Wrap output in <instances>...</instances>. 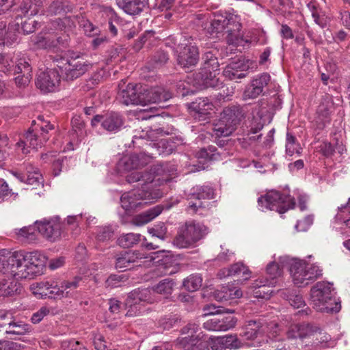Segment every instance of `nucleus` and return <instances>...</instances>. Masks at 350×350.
<instances>
[{
	"label": "nucleus",
	"instance_id": "obj_1",
	"mask_svg": "<svg viewBox=\"0 0 350 350\" xmlns=\"http://www.w3.org/2000/svg\"><path fill=\"white\" fill-rule=\"evenodd\" d=\"M46 260L38 251L3 252L0 254V272L17 280L31 279L43 273Z\"/></svg>",
	"mask_w": 350,
	"mask_h": 350
},
{
	"label": "nucleus",
	"instance_id": "obj_2",
	"mask_svg": "<svg viewBox=\"0 0 350 350\" xmlns=\"http://www.w3.org/2000/svg\"><path fill=\"white\" fill-rule=\"evenodd\" d=\"M81 281V277H75L72 280L49 278L32 284L30 288L33 294L39 298L61 299L74 297Z\"/></svg>",
	"mask_w": 350,
	"mask_h": 350
},
{
	"label": "nucleus",
	"instance_id": "obj_3",
	"mask_svg": "<svg viewBox=\"0 0 350 350\" xmlns=\"http://www.w3.org/2000/svg\"><path fill=\"white\" fill-rule=\"evenodd\" d=\"M62 223L59 216L55 215L49 218L36 220L33 225L16 230L18 239H26L30 241L36 239V232L46 239H57L62 236Z\"/></svg>",
	"mask_w": 350,
	"mask_h": 350
},
{
	"label": "nucleus",
	"instance_id": "obj_4",
	"mask_svg": "<svg viewBox=\"0 0 350 350\" xmlns=\"http://www.w3.org/2000/svg\"><path fill=\"white\" fill-rule=\"evenodd\" d=\"M280 326L277 322L270 321L265 317H258L245 322L241 327L240 336L249 340H254L264 336L273 340L280 335Z\"/></svg>",
	"mask_w": 350,
	"mask_h": 350
},
{
	"label": "nucleus",
	"instance_id": "obj_5",
	"mask_svg": "<svg viewBox=\"0 0 350 350\" xmlns=\"http://www.w3.org/2000/svg\"><path fill=\"white\" fill-rule=\"evenodd\" d=\"M32 124H36L34 128H30L24 135L23 138L16 143L23 154L29 152L28 148L37 149L41 147L49 139L48 135L49 131L55 129L53 124L46 120L42 116H39L37 122L33 120Z\"/></svg>",
	"mask_w": 350,
	"mask_h": 350
},
{
	"label": "nucleus",
	"instance_id": "obj_6",
	"mask_svg": "<svg viewBox=\"0 0 350 350\" xmlns=\"http://www.w3.org/2000/svg\"><path fill=\"white\" fill-rule=\"evenodd\" d=\"M241 27V24L237 20L236 16L230 14L223 15L217 13L215 14L208 31L211 35L215 34L217 38L219 37V34L225 32L227 33L226 38L228 44L237 45L240 43Z\"/></svg>",
	"mask_w": 350,
	"mask_h": 350
},
{
	"label": "nucleus",
	"instance_id": "obj_7",
	"mask_svg": "<svg viewBox=\"0 0 350 350\" xmlns=\"http://www.w3.org/2000/svg\"><path fill=\"white\" fill-rule=\"evenodd\" d=\"M289 272L295 284L305 286L323 276V269L315 264L300 259H293Z\"/></svg>",
	"mask_w": 350,
	"mask_h": 350
},
{
	"label": "nucleus",
	"instance_id": "obj_8",
	"mask_svg": "<svg viewBox=\"0 0 350 350\" xmlns=\"http://www.w3.org/2000/svg\"><path fill=\"white\" fill-rule=\"evenodd\" d=\"M202 59V67L194 75L196 84L204 88H219L222 83L216 77L219 67L217 58L211 51H208L204 54Z\"/></svg>",
	"mask_w": 350,
	"mask_h": 350
},
{
	"label": "nucleus",
	"instance_id": "obj_9",
	"mask_svg": "<svg viewBox=\"0 0 350 350\" xmlns=\"http://www.w3.org/2000/svg\"><path fill=\"white\" fill-rule=\"evenodd\" d=\"M243 118L239 106H231L224 109L220 118L213 124V132L217 137L229 136Z\"/></svg>",
	"mask_w": 350,
	"mask_h": 350
},
{
	"label": "nucleus",
	"instance_id": "obj_10",
	"mask_svg": "<svg viewBox=\"0 0 350 350\" xmlns=\"http://www.w3.org/2000/svg\"><path fill=\"white\" fill-rule=\"evenodd\" d=\"M258 204L262 211L271 210L282 214L288 209H293L295 201L290 196H284L279 191L273 190L258 198Z\"/></svg>",
	"mask_w": 350,
	"mask_h": 350
},
{
	"label": "nucleus",
	"instance_id": "obj_11",
	"mask_svg": "<svg viewBox=\"0 0 350 350\" xmlns=\"http://www.w3.org/2000/svg\"><path fill=\"white\" fill-rule=\"evenodd\" d=\"M159 198V193L154 189L147 187L134 189L122 195L120 202L122 207L126 211H133L141 207L144 204L150 202V200Z\"/></svg>",
	"mask_w": 350,
	"mask_h": 350
},
{
	"label": "nucleus",
	"instance_id": "obj_12",
	"mask_svg": "<svg viewBox=\"0 0 350 350\" xmlns=\"http://www.w3.org/2000/svg\"><path fill=\"white\" fill-rule=\"evenodd\" d=\"M283 267L278 262L273 261L267 264L266 267V275H260L253 281L251 288L254 289L256 297L267 298L269 297L271 293L269 291L262 292L260 288L274 286L277 283V279L282 274Z\"/></svg>",
	"mask_w": 350,
	"mask_h": 350
},
{
	"label": "nucleus",
	"instance_id": "obj_13",
	"mask_svg": "<svg viewBox=\"0 0 350 350\" xmlns=\"http://www.w3.org/2000/svg\"><path fill=\"white\" fill-rule=\"evenodd\" d=\"M67 81H73L82 76L89 69L90 64L79 55L62 57L55 60Z\"/></svg>",
	"mask_w": 350,
	"mask_h": 350
},
{
	"label": "nucleus",
	"instance_id": "obj_14",
	"mask_svg": "<svg viewBox=\"0 0 350 350\" xmlns=\"http://www.w3.org/2000/svg\"><path fill=\"white\" fill-rule=\"evenodd\" d=\"M234 312V310L227 309L225 314L222 312H219L217 310L215 312H209L206 313L205 315L212 314L211 317L206 320L203 323V327L208 331H227L233 328L237 322V318L229 314Z\"/></svg>",
	"mask_w": 350,
	"mask_h": 350
},
{
	"label": "nucleus",
	"instance_id": "obj_15",
	"mask_svg": "<svg viewBox=\"0 0 350 350\" xmlns=\"http://www.w3.org/2000/svg\"><path fill=\"white\" fill-rule=\"evenodd\" d=\"M177 63L183 68L196 66L199 60L198 49L192 45L185 36H182L176 49Z\"/></svg>",
	"mask_w": 350,
	"mask_h": 350
},
{
	"label": "nucleus",
	"instance_id": "obj_16",
	"mask_svg": "<svg viewBox=\"0 0 350 350\" xmlns=\"http://www.w3.org/2000/svg\"><path fill=\"white\" fill-rule=\"evenodd\" d=\"M187 198L189 202L187 210L195 214L201 209L207 208L208 204L202 202L201 200L213 198L214 190L208 185H196L191 189Z\"/></svg>",
	"mask_w": 350,
	"mask_h": 350
},
{
	"label": "nucleus",
	"instance_id": "obj_17",
	"mask_svg": "<svg viewBox=\"0 0 350 350\" xmlns=\"http://www.w3.org/2000/svg\"><path fill=\"white\" fill-rule=\"evenodd\" d=\"M146 86L140 84L129 83L126 89L120 90L118 98L125 105H146Z\"/></svg>",
	"mask_w": 350,
	"mask_h": 350
},
{
	"label": "nucleus",
	"instance_id": "obj_18",
	"mask_svg": "<svg viewBox=\"0 0 350 350\" xmlns=\"http://www.w3.org/2000/svg\"><path fill=\"white\" fill-rule=\"evenodd\" d=\"M332 284L327 282H318L310 289V301L314 309H319L323 303L334 296Z\"/></svg>",
	"mask_w": 350,
	"mask_h": 350
},
{
	"label": "nucleus",
	"instance_id": "obj_19",
	"mask_svg": "<svg viewBox=\"0 0 350 350\" xmlns=\"http://www.w3.org/2000/svg\"><path fill=\"white\" fill-rule=\"evenodd\" d=\"M271 79L269 74L263 72L256 76L246 85L243 94L244 100L255 99L258 97L264 91V88L269 84Z\"/></svg>",
	"mask_w": 350,
	"mask_h": 350
},
{
	"label": "nucleus",
	"instance_id": "obj_20",
	"mask_svg": "<svg viewBox=\"0 0 350 350\" xmlns=\"http://www.w3.org/2000/svg\"><path fill=\"white\" fill-rule=\"evenodd\" d=\"M60 82V75L55 69L41 72L37 77L36 85L44 92H54Z\"/></svg>",
	"mask_w": 350,
	"mask_h": 350
},
{
	"label": "nucleus",
	"instance_id": "obj_21",
	"mask_svg": "<svg viewBox=\"0 0 350 350\" xmlns=\"http://www.w3.org/2000/svg\"><path fill=\"white\" fill-rule=\"evenodd\" d=\"M99 123L105 130L117 132L123 125V119L119 113L115 112H111L104 116H94L91 120L92 126H96Z\"/></svg>",
	"mask_w": 350,
	"mask_h": 350
},
{
	"label": "nucleus",
	"instance_id": "obj_22",
	"mask_svg": "<svg viewBox=\"0 0 350 350\" xmlns=\"http://www.w3.org/2000/svg\"><path fill=\"white\" fill-rule=\"evenodd\" d=\"M153 157L152 154L140 152L139 154H131L124 157L120 163L123 165L125 170H131L146 165Z\"/></svg>",
	"mask_w": 350,
	"mask_h": 350
},
{
	"label": "nucleus",
	"instance_id": "obj_23",
	"mask_svg": "<svg viewBox=\"0 0 350 350\" xmlns=\"http://www.w3.org/2000/svg\"><path fill=\"white\" fill-rule=\"evenodd\" d=\"M118 5L129 15H138L148 5V0H119Z\"/></svg>",
	"mask_w": 350,
	"mask_h": 350
},
{
	"label": "nucleus",
	"instance_id": "obj_24",
	"mask_svg": "<svg viewBox=\"0 0 350 350\" xmlns=\"http://www.w3.org/2000/svg\"><path fill=\"white\" fill-rule=\"evenodd\" d=\"M172 97L170 92L162 87H154L148 89L146 87V105L148 103H160L168 100Z\"/></svg>",
	"mask_w": 350,
	"mask_h": 350
},
{
	"label": "nucleus",
	"instance_id": "obj_25",
	"mask_svg": "<svg viewBox=\"0 0 350 350\" xmlns=\"http://www.w3.org/2000/svg\"><path fill=\"white\" fill-rule=\"evenodd\" d=\"M72 10L73 5L68 1L56 0L53 1L46 8V14L63 17L67 13L71 12Z\"/></svg>",
	"mask_w": 350,
	"mask_h": 350
},
{
	"label": "nucleus",
	"instance_id": "obj_26",
	"mask_svg": "<svg viewBox=\"0 0 350 350\" xmlns=\"http://www.w3.org/2000/svg\"><path fill=\"white\" fill-rule=\"evenodd\" d=\"M152 300L151 291L150 289L146 288H137L129 293L126 299V304H139L141 302L151 303Z\"/></svg>",
	"mask_w": 350,
	"mask_h": 350
},
{
	"label": "nucleus",
	"instance_id": "obj_27",
	"mask_svg": "<svg viewBox=\"0 0 350 350\" xmlns=\"http://www.w3.org/2000/svg\"><path fill=\"white\" fill-rule=\"evenodd\" d=\"M202 336L198 334L197 337L193 338H178L179 345L185 350H209L208 344L202 341L201 338Z\"/></svg>",
	"mask_w": 350,
	"mask_h": 350
},
{
	"label": "nucleus",
	"instance_id": "obj_28",
	"mask_svg": "<svg viewBox=\"0 0 350 350\" xmlns=\"http://www.w3.org/2000/svg\"><path fill=\"white\" fill-rule=\"evenodd\" d=\"M147 256L139 250H129L126 251L124 256L119 257L116 260V268L117 269H129L130 263L135 262L136 259L146 258Z\"/></svg>",
	"mask_w": 350,
	"mask_h": 350
},
{
	"label": "nucleus",
	"instance_id": "obj_29",
	"mask_svg": "<svg viewBox=\"0 0 350 350\" xmlns=\"http://www.w3.org/2000/svg\"><path fill=\"white\" fill-rule=\"evenodd\" d=\"M154 180V175L149 172H133L126 176V181L129 183L140 182L142 183V187H144V189H147V187L153 189L152 183Z\"/></svg>",
	"mask_w": 350,
	"mask_h": 350
},
{
	"label": "nucleus",
	"instance_id": "obj_30",
	"mask_svg": "<svg viewBox=\"0 0 350 350\" xmlns=\"http://www.w3.org/2000/svg\"><path fill=\"white\" fill-rule=\"evenodd\" d=\"M280 297L288 301L289 304L294 308H299L301 306H306L302 295L299 293L297 289H283L280 292Z\"/></svg>",
	"mask_w": 350,
	"mask_h": 350
},
{
	"label": "nucleus",
	"instance_id": "obj_31",
	"mask_svg": "<svg viewBox=\"0 0 350 350\" xmlns=\"http://www.w3.org/2000/svg\"><path fill=\"white\" fill-rule=\"evenodd\" d=\"M163 206L157 205L152 207L135 217V223L138 226H142L148 224L159 216L163 211Z\"/></svg>",
	"mask_w": 350,
	"mask_h": 350
},
{
	"label": "nucleus",
	"instance_id": "obj_32",
	"mask_svg": "<svg viewBox=\"0 0 350 350\" xmlns=\"http://www.w3.org/2000/svg\"><path fill=\"white\" fill-rule=\"evenodd\" d=\"M159 266L163 269V274L172 275L180 269V263L177 256L172 254L165 255L159 260Z\"/></svg>",
	"mask_w": 350,
	"mask_h": 350
},
{
	"label": "nucleus",
	"instance_id": "obj_33",
	"mask_svg": "<svg viewBox=\"0 0 350 350\" xmlns=\"http://www.w3.org/2000/svg\"><path fill=\"white\" fill-rule=\"evenodd\" d=\"M42 6V0H23L21 10L25 16H33L39 13Z\"/></svg>",
	"mask_w": 350,
	"mask_h": 350
},
{
	"label": "nucleus",
	"instance_id": "obj_34",
	"mask_svg": "<svg viewBox=\"0 0 350 350\" xmlns=\"http://www.w3.org/2000/svg\"><path fill=\"white\" fill-rule=\"evenodd\" d=\"M189 107L200 115H207L213 109V105L207 98H198L191 103Z\"/></svg>",
	"mask_w": 350,
	"mask_h": 350
},
{
	"label": "nucleus",
	"instance_id": "obj_35",
	"mask_svg": "<svg viewBox=\"0 0 350 350\" xmlns=\"http://www.w3.org/2000/svg\"><path fill=\"white\" fill-rule=\"evenodd\" d=\"M27 177L16 172L14 175L19 179L21 182H26L29 185H33L34 183H40L42 179V175L38 171L37 168H34L31 164L28 165L26 167Z\"/></svg>",
	"mask_w": 350,
	"mask_h": 350
},
{
	"label": "nucleus",
	"instance_id": "obj_36",
	"mask_svg": "<svg viewBox=\"0 0 350 350\" xmlns=\"http://www.w3.org/2000/svg\"><path fill=\"white\" fill-rule=\"evenodd\" d=\"M241 296L242 291L241 290H235L228 286H222L220 290H217L215 292V298L219 301H228Z\"/></svg>",
	"mask_w": 350,
	"mask_h": 350
},
{
	"label": "nucleus",
	"instance_id": "obj_37",
	"mask_svg": "<svg viewBox=\"0 0 350 350\" xmlns=\"http://www.w3.org/2000/svg\"><path fill=\"white\" fill-rule=\"evenodd\" d=\"M175 285L176 282L174 280L165 278L154 285L152 290L158 294L168 297L172 293Z\"/></svg>",
	"mask_w": 350,
	"mask_h": 350
},
{
	"label": "nucleus",
	"instance_id": "obj_38",
	"mask_svg": "<svg viewBox=\"0 0 350 350\" xmlns=\"http://www.w3.org/2000/svg\"><path fill=\"white\" fill-rule=\"evenodd\" d=\"M29 59L24 55L18 54L15 57V65L13 75L20 73L32 72V68Z\"/></svg>",
	"mask_w": 350,
	"mask_h": 350
},
{
	"label": "nucleus",
	"instance_id": "obj_39",
	"mask_svg": "<svg viewBox=\"0 0 350 350\" xmlns=\"http://www.w3.org/2000/svg\"><path fill=\"white\" fill-rule=\"evenodd\" d=\"M79 16H68L58 17L52 21V25L55 28L62 30L66 28H71L75 26L76 22L79 23Z\"/></svg>",
	"mask_w": 350,
	"mask_h": 350
},
{
	"label": "nucleus",
	"instance_id": "obj_40",
	"mask_svg": "<svg viewBox=\"0 0 350 350\" xmlns=\"http://www.w3.org/2000/svg\"><path fill=\"white\" fill-rule=\"evenodd\" d=\"M32 41L33 42L34 46L37 49H50L55 48L57 46V44L62 43V39L60 37H58L55 41L41 35L36 36Z\"/></svg>",
	"mask_w": 350,
	"mask_h": 350
},
{
	"label": "nucleus",
	"instance_id": "obj_41",
	"mask_svg": "<svg viewBox=\"0 0 350 350\" xmlns=\"http://www.w3.org/2000/svg\"><path fill=\"white\" fill-rule=\"evenodd\" d=\"M19 285L12 280H0V297H8L14 295L17 292Z\"/></svg>",
	"mask_w": 350,
	"mask_h": 350
},
{
	"label": "nucleus",
	"instance_id": "obj_42",
	"mask_svg": "<svg viewBox=\"0 0 350 350\" xmlns=\"http://www.w3.org/2000/svg\"><path fill=\"white\" fill-rule=\"evenodd\" d=\"M196 157L198 159H203L207 161H215L220 159V153L215 146H208L206 148L200 149L196 152Z\"/></svg>",
	"mask_w": 350,
	"mask_h": 350
},
{
	"label": "nucleus",
	"instance_id": "obj_43",
	"mask_svg": "<svg viewBox=\"0 0 350 350\" xmlns=\"http://www.w3.org/2000/svg\"><path fill=\"white\" fill-rule=\"evenodd\" d=\"M202 284V278L199 274H191L183 280V286L189 292L198 290Z\"/></svg>",
	"mask_w": 350,
	"mask_h": 350
},
{
	"label": "nucleus",
	"instance_id": "obj_44",
	"mask_svg": "<svg viewBox=\"0 0 350 350\" xmlns=\"http://www.w3.org/2000/svg\"><path fill=\"white\" fill-rule=\"evenodd\" d=\"M15 57V56H12L10 54L0 53L1 69L3 72L13 75Z\"/></svg>",
	"mask_w": 350,
	"mask_h": 350
},
{
	"label": "nucleus",
	"instance_id": "obj_45",
	"mask_svg": "<svg viewBox=\"0 0 350 350\" xmlns=\"http://www.w3.org/2000/svg\"><path fill=\"white\" fill-rule=\"evenodd\" d=\"M286 152L289 156H293L294 154L299 155L301 152V148L297 142L296 137L289 132L286 133Z\"/></svg>",
	"mask_w": 350,
	"mask_h": 350
},
{
	"label": "nucleus",
	"instance_id": "obj_46",
	"mask_svg": "<svg viewBox=\"0 0 350 350\" xmlns=\"http://www.w3.org/2000/svg\"><path fill=\"white\" fill-rule=\"evenodd\" d=\"M240 66L238 63L232 62L228 65L224 70V75L230 80L243 79L246 77L243 70H239Z\"/></svg>",
	"mask_w": 350,
	"mask_h": 350
},
{
	"label": "nucleus",
	"instance_id": "obj_47",
	"mask_svg": "<svg viewBox=\"0 0 350 350\" xmlns=\"http://www.w3.org/2000/svg\"><path fill=\"white\" fill-rule=\"evenodd\" d=\"M97 241L116 239V229L112 226H98L96 230Z\"/></svg>",
	"mask_w": 350,
	"mask_h": 350
},
{
	"label": "nucleus",
	"instance_id": "obj_48",
	"mask_svg": "<svg viewBox=\"0 0 350 350\" xmlns=\"http://www.w3.org/2000/svg\"><path fill=\"white\" fill-rule=\"evenodd\" d=\"M220 342L225 347V349H238L243 346V343L237 335H226L220 338Z\"/></svg>",
	"mask_w": 350,
	"mask_h": 350
},
{
	"label": "nucleus",
	"instance_id": "obj_49",
	"mask_svg": "<svg viewBox=\"0 0 350 350\" xmlns=\"http://www.w3.org/2000/svg\"><path fill=\"white\" fill-rule=\"evenodd\" d=\"M182 319L178 314L169 315L163 317L159 321L160 326L164 329H170L179 327L181 325Z\"/></svg>",
	"mask_w": 350,
	"mask_h": 350
},
{
	"label": "nucleus",
	"instance_id": "obj_50",
	"mask_svg": "<svg viewBox=\"0 0 350 350\" xmlns=\"http://www.w3.org/2000/svg\"><path fill=\"white\" fill-rule=\"evenodd\" d=\"M323 306H321L319 309H315L317 311L326 313H336L340 310L341 305L340 301L336 299L334 296L330 298V300L326 301L323 303Z\"/></svg>",
	"mask_w": 350,
	"mask_h": 350
},
{
	"label": "nucleus",
	"instance_id": "obj_51",
	"mask_svg": "<svg viewBox=\"0 0 350 350\" xmlns=\"http://www.w3.org/2000/svg\"><path fill=\"white\" fill-rule=\"evenodd\" d=\"M230 268L232 276H241L243 280H247L250 278V271L242 262L234 263Z\"/></svg>",
	"mask_w": 350,
	"mask_h": 350
},
{
	"label": "nucleus",
	"instance_id": "obj_52",
	"mask_svg": "<svg viewBox=\"0 0 350 350\" xmlns=\"http://www.w3.org/2000/svg\"><path fill=\"white\" fill-rule=\"evenodd\" d=\"M195 229L196 228L194 221L186 222L183 226L179 228L178 236L183 239H191L192 241H195Z\"/></svg>",
	"mask_w": 350,
	"mask_h": 350
},
{
	"label": "nucleus",
	"instance_id": "obj_53",
	"mask_svg": "<svg viewBox=\"0 0 350 350\" xmlns=\"http://www.w3.org/2000/svg\"><path fill=\"white\" fill-rule=\"evenodd\" d=\"M319 326L315 324L309 323H301V340L308 339L309 341L312 340Z\"/></svg>",
	"mask_w": 350,
	"mask_h": 350
},
{
	"label": "nucleus",
	"instance_id": "obj_54",
	"mask_svg": "<svg viewBox=\"0 0 350 350\" xmlns=\"http://www.w3.org/2000/svg\"><path fill=\"white\" fill-rule=\"evenodd\" d=\"M107 71L103 67L94 72L92 76L87 80L86 85L88 89H92L96 85H98L101 80L107 76Z\"/></svg>",
	"mask_w": 350,
	"mask_h": 350
},
{
	"label": "nucleus",
	"instance_id": "obj_55",
	"mask_svg": "<svg viewBox=\"0 0 350 350\" xmlns=\"http://www.w3.org/2000/svg\"><path fill=\"white\" fill-rule=\"evenodd\" d=\"M29 325L22 322L17 321L12 323L8 329H5V333L16 335H23L29 331Z\"/></svg>",
	"mask_w": 350,
	"mask_h": 350
},
{
	"label": "nucleus",
	"instance_id": "obj_56",
	"mask_svg": "<svg viewBox=\"0 0 350 350\" xmlns=\"http://www.w3.org/2000/svg\"><path fill=\"white\" fill-rule=\"evenodd\" d=\"M79 25L83 29L85 33L88 36L93 37L98 34L99 29L94 25L89 20L81 16L79 20Z\"/></svg>",
	"mask_w": 350,
	"mask_h": 350
},
{
	"label": "nucleus",
	"instance_id": "obj_57",
	"mask_svg": "<svg viewBox=\"0 0 350 350\" xmlns=\"http://www.w3.org/2000/svg\"><path fill=\"white\" fill-rule=\"evenodd\" d=\"M200 328L198 325L196 323H189L184 326L180 331V334L183 336V338H193L197 337L198 334H201L202 332H199Z\"/></svg>",
	"mask_w": 350,
	"mask_h": 350
},
{
	"label": "nucleus",
	"instance_id": "obj_58",
	"mask_svg": "<svg viewBox=\"0 0 350 350\" xmlns=\"http://www.w3.org/2000/svg\"><path fill=\"white\" fill-rule=\"evenodd\" d=\"M128 280V277L124 274H111L105 281V286L110 288L121 286L122 283Z\"/></svg>",
	"mask_w": 350,
	"mask_h": 350
},
{
	"label": "nucleus",
	"instance_id": "obj_59",
	"mask_svg": "<svg viewBox=\"0 0 350 350\" xmlns=\"http://www.w3.org/2000/svg\"><path fill=\"white\" fill-rule=\"evenodd\" d=\"M329 340V336L323 332L322 329L319 327L312 340L308 341L306 345L318 346L323 342H327Z\"/></svg>",
	"mask_w": 350,
	"mask_h": 350
},
{
	"label": "nucleus",
	"instance_id": "obj_60",
	"mask_svg": "<svg viewBox=\"0 0 350 350\" xmlns=\"http://www.w3.org/2000/svg\"><path fill=\"white\" fill-rule=\"evenodd\" d=\"M81 215H69L66 218L68 225L72 226V238L75 239L81 232V228L79 226V219H81Z\"/></svg>",
	"mask_w": 350,
	"mask_h": 350
},
{
	"label": "nucleus",
	"instance_id": "obj_61",
	"mask_svg": "<svg viewBox=\"0 0 350 350\" xmlns=\"http://www.w3.org/2000/svg\"><path fill=\"white\" fill-rule=\"evenodd\" d=\"M314 221V215H308L303 219L299 220L295 228L297 232H306L312 226Z\"/></svg>",
	"mask_w": 350,
	"mask_h": 350
},
{
	"label": "nucleus",
	"instance_id": "obj_62",
	"mask_svg": "<svg viewBox=\"0 0 350 350\" xmlns=\"http://www.w3.org/2000/svg\"><path fill=\"white\" fill-rule=\"evenodd\" d=\"M317 113L319 119L322 120V123L319 124V129H322L327 123L329 122V111L324 105H320L318 108Z\"/></svg>",
	"mask_w": 350,
	"mask_h": 350
},
{
	"label": "nucleus",
	"instance_id": "obj_63",
	"mask_svg": "<svg viewBox=\"0 0 350 350\" xmlns=\"http://www.w3.org/2000/svg\"><path fill=\"white\" fill-rule=\"evenodd\" d=\"M88 258V251L84 243H79L75 249V258L78 262H83Z\"/></svg>",
	"mask_w": 350,
	"mask_h": 350
},
{
	"label": "nucleus",
	"instance_id": "obj_64",
	"mask_svg": "<svg viewBox=\"0 0 350 350\" xmlns=\"http://www.w3.org/2000/svg\"><path fill=\"white\" fill-rule=\"evenodd\" d=\"M62 347L64 350H88L81 342L75 340L64 341Z\"/></svg>",
	"mask_w": 350,
	"mask_h": 350
}]
</instances>
